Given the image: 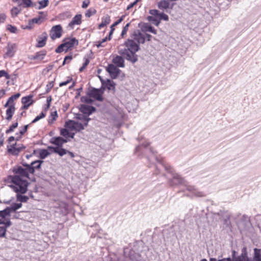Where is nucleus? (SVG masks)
I'll list each match as a JSON object with an SVG mask.
<instances>
[{
  "mask_svg": "<svg viewBox=\"0 0 261 261\" xmlns=\"http://www.w3.org/2000/svg\"><path fill=\"white\" fill-rule=\"evenodd\" d=\"M42 161L37 160L32 162L31 165L24 168L21 166H16L13 168L14 175H9L5 179L7 184L14 192L25 193L27 191L29 182V173H33L35 169L40 168Z\"/></svg>",
  "mask_w": 261,
  "mask_h": 261,
  "instance_id": "obj_1",
  "label": "nucleus"
},
{
  "mask_svg": "<svg viewBox=\"0 0 261 261\" xmlns=\"http://www.w3.org/2000/svg\"><path fill=\"white\" fill-rule=\"evenodd\" d=\"M122 46L124 47L119 49V54L127 60L133 63L136 62L138 56L136 53L140 49L138 44L132 39H128Z\"/></svg>",
  "mask_w": 261,
  "mask_h": 261,
  "instance_id": "obj_2",
  "label": "nucleus"
},
{
  "mask_svg": "<svg viewBox=\"0 0 261 261\" xmlns=\"http://www.w3.org/2000/svg\"><path fill=\"white\" fill-rule=\"evenodd\" d=\"M90 118L86 116L81 114L78 115L76 120H69L65 123V127L71 131L79 132L83 130L87 126Z\"/></svg>",
  "mask_w": 261,
  "mask_h": 261,
  "instance_id": "obj_3",
  "label": "nucleus"
},
{
  "mask_svg": "<svg viewBox=\"0 0 261 261\" xmlns=\"http://www.w3.org/2000/svg\"><path fill=\"white\" fill-rule=\"evenodd\" d=\"M64 42L60 44L56 49L57 53H60L63 51H67L72 47L74 45L78 44V41L75 38H66L64 40Z\"/></svg>",
  "mask_w": 261,
  "mask_h": 261,
  "instance_id": "obj_4",
  "label": "nucleus"
},
{
  "mask_svg": "<svg viewBox=\"0 0 261 261\" xmlns=\"http://www.w3.org/2000/svg\"><path fill=\"white\" fill-rule=\"evenodd\" d=\"M62 33V28L61 25H56L52 27L50 32V36L52 40H55L56 38L61 37Z\"/></svg>",
  "mask_w": 261,
  "mask_h": 261,
  "instance_id": "obj_5",
  "label": "nucleus"
},
{
  "mask_svg": "<svg viewBox=\"0 0 261 261\" xmlns=\"http://www.w3.org/2000/svg\"><path fill=\"white\" fill-rule=\"evenodd\" d=\"M131 37V39L134 40V42L138 43L139 45V44H143L145 42V36L143 34H142L139 30L135 31Z\"/></svg>",
  "mask_w": 261,
  "mask_h": 261,
  "instance_id": "obj_6",
  "label": "nucleus"
},
{
  "mask_svg": "<svg viewBox=\"0 0 261 261\" xmlns=\"http://www.w3.org/2000/svg\"><path fill=\"white\" fill-rule=\"evenodd\" d=\"M16 45L15 43H8L6 47V51L4 55V58L12 57L16 51Z\"/></svg>",
  "mask_w": 261,
  "mask_h": 261,
  "instance_id": "obj_7",
  "label": "nucleus"
},
{
  "mask_svg": "<svg viewBox=\"0 0 261 261\" xmlns=\"http://www.w3.org/2000/svg\"><path fill=\"white\" fill-rule=\"evenodd\" d=\"M47 37V34L45 32L43 33L41 35L39 36L37 39V43L36 46L39 48L44 46L46 44Z\"/></svg>",
  "mask_w": 261,
  "mask_h": 261,
  "instance_id": "obj_8",
  "label": "nucleus"
},
{
  "mask_svg": "<svg viewBox=\"0 0 261 261\" xmlns=\"http://www.w3.org/2000/svg\"><path fill=\"white\" fill-rule=\"evenodd\" d=\"M4 107L7 108L6 119L10 121L15 111V105L14 104L9 103L8 106Z\"/></svg>",
  "mask_w": 261,
  "mask_h": 261,
  "instance_id": "obj_9",
  "label": "nucleus"
},
{
  "mask_svg": "<svg viewBox=\"0 0 261 261\" xmlns=\"http://www.w3.org/2000/svg\"><path fill=\"white\" fill-rule=\"evenodd\" d=\"M236 251H233L232 261H250L245 251H243L241 255L237 257L235 256Z\"/></svg>",
  "mask_w": 261,
  "mask_h": 261,
  "instance_id": "obj_10",
  "label": "nucleus"
},
{
  "mask_svg": "<svg viewBox=\"0 0 261 261\" xmlns=\"http://www.w3.org/2000/svg\"><path fill=\"white\" fill-rule=\"evenodd\" d=\"M107 70L110 74L112 77H116L120 71L117 67L113 64L109 65L107 67Z\"/></svg>",
  "mask_w": 261,
  "mask_h": 261,
  "instance_id": "obj_11",
  "label": "nucleus"
},
{
  "mask_svg": "<svg viewBox=\"0 0 261 261\" xmlns=\"http://www.w3.org/2000/svg\"><path fill=\"white\" fill-rule=\"evenodd\" d=\"M89 95L90 97H93L98 101H102L103 100L101 92L98 89H93L90 91Z\"/></svg>",
  "mask_w": 261,
  "mask_h": 261,
  "instance_id": "obj_12",
  "label": "nucleus"
},
{
  "mask_svg": "<svg viewBox=\"0 0 261 261\" xmlns=\"http://www.w3.org/2000/svg\"><path fill=\"white\" fill-rule=\"evenodd\" d=\"M21 102L23 104V106L21 107V109L24 110L28 109L29 107L31 106L33 102L32 96H29L22 97L21 99Z\"/></svg>",
  "mask_w": 261,
  "mask_h": 261,
  "instance_id": "obj_13",
  "label": "nucleus"
},
{
  "mask_svg": "<svg viewBox=\"0 0 261 261\" xmlns=\"http://www.w3.org/2000/svg\"><path fill=\"white\" fill-rule=\"evenodd\" d=\"M82 15L81 14L76 15L68 24V27L73 28L75 25H79L82 23Z\"/></svg>",
  "mask_w": 261,
  "mask_h": 261,
  "instance_id": "obj_14",
  "label": "nucleus"
},
{
  "mask_svg": "<svg viewBox=\"0 0 261 261\" xmlns=\"http://www.w3.org/2000/svg\"><path fill=\"white\" fill-rule=\"evenodd\" d=\"M50 142L57 145V147L61 146L62 145L67 142V140L64 139L62 137L52 138Z\"/></svg>",
  "mask_w": 261,
  "mask_h": 261,
  "instance_id": "obj_15",
  "label": "nucleus"
},
{
  "mask_svg": "<svg viewBox=\"0 0 261 261\" xmlns=\"http://www.w3.org/2000/svg\"><path fill=\"white\" fill-rule=\"evenodd\" d=\"M185 182V180L178 174H175L171 180V183L175 185H184Z\"/></svg>",
  "mask_w": 261,
  "mask_h": 261,
  "instance_id": "obj_16",
  "label": "nucleus"
},
{
  "mask_svg": "<svg viewBox=\"0 0 261 261\" xmlns=\"http://www.w3.org/2000/svg\"><path fill=\"white\" fill-rule=\"evenodd\" d=\"M187 190L189 191L192 192L193 193L194 195L196 197H204L205 196V194L203 192L197 191L196 190V189H195V187H194V186H188Z\"/></svg>",
  "mask_w": 261,
  "mask_h": 261,
  "instance_id": "obj_17",
  "label": "nucleus"
},
{
  "mask_svg": "<svg viewBox=\"0 0 261 261\" xmlns=\"http://www.w3.org/2000/svg\"><path fill=\"white\" fill-rule=\"evenodd\" d=\"M111 21L110 17L108 15L103 16L101 18V22L98 25V28L101 29L110 23Z\"/></svg>",
  "mask_w": 261,
  "mask_h": 261,
  "instance_id": "obj_18",
  "label": "nucleus"
},
{
  "mask_svg": "<svg viewBox=\"0 0 261 261\" xmlns=\"http://www.w3.org/2000/svg\"><path fill=\"white\" fill-rule=\"evenodd\" d=\"M113 62L114 64L117 65L118 67H124V60L121 56H117L113 59Z\"/></svg>",
  "mask_w": 261,
  "mask_h": 261,
  "instance_id": "obj_19",
  "label": "nucleus"
},
{
  "mask_svg": "<svg viewBox=\"0 0 261 261\" xmlns=\"http://www.w3.org/2000/svg\"><path fill=\"white\" fill-rule=\"evenodd\" d=\"M124 16H121L117 21H116L115 22H114L111 26V31L109 33V40L111 39V36L113 34V31H114V27L117 26L118 24L121 23L123 20Z\"/></svg>",
  "mask_w": 261,
  "mask_h": 261,
  "instance_id": "obj_20",
  "label": "nucleus"
},
{
  "mask_svg": "<svg viewBox=\"0 0 261 261\" xmlns=\"http://www.w3.org/2000/svg\"><path fill=\"white\" fill-rule=\"evenodd\" d=\"M169 3L168 1L166 0H162L160 1L158 5V6L159 9L161 10H165L167 9L169 7Z\"/></svg>",
  "mask_w": 261,
  "mask_h": 261,
  "instance_id": "obj_21",
  "label": "nucleus"
},
{
  "mask_svg": "<svg viewBox=\"0 0 261 261\" xmlns=\"http://www.w3.org/2000/svg\"><path fill=\"white\" fill-rule=\"evenodd\" d=\"M20 96V93H18L14 94V95L11 96V97H10L8 98L7 102L4 105V107H6V106H8L9 103L14 104V99L18 98V97H19Z\"/></svg>",
  "mask_w": 261,
  "mask_h": 261,
  "instance_id": "obj_22",
  "label": "nucleus"
},
{
  "mask_svg": "<svg viewBox=\"0 0 261 261\" xmlns=\"http://www.w3.org/2000/svg\"><path fill=\"white\" fill-rule=\"evenodd\" d=\"M53 148L54 149V151L59 154L60 156H63L67 153V150L62 148H60L59 147H53Z\"/></svg>",
  "mask_w": 261,
  "mask_h": 261,
  "instance_id": "obj_23",
  "label": "nucleus"
},
{
  "mask_svg": "<svg viewBox=\"0 0 261 261\" xmlns=\"http://www.w3.org/2000/svg\"><path fill=\"white\" fill-rule=\"evenodd\" d=\"M15 192L17 193V199L18 201L21 202H25L29 199V197L28 196L21 195L22 194L21 193Z\"/></svg>",
  "mask_w": 261,
  "mask_h": 261,
  "instance_id": "obj_24",
  "label": "nucleus"
},
{
  "mask_svg": "<svg viewBox=\"0 0 261 261\" xmlns=\"http://www.w3.org/2000/svg\"><path fill=\"white\" fill-rule=\"evenodd\" d=\"M143 29L146 32H149L154 34H156V30H155L153 27H152L149 24H146L144 25V26L143 27Z\"/></svg>",
  "mask_w": 261,
  "mask_h": 261,
  "instance_id": "obj_25",
  "label": "nucleus"
},
{
  "mask_svg": "<svg viewBox=\"0 0 261 261\" xmlns=\"http://www.w3.org/2000/svg\"><path fill=\"white\" fill-rule=\"evenodd\" d=\"M39 6L37 7V8L39 10L43 9L46 7H47L49 4L48 0H42L38 2Z\"/></svg>",
  "mask_w": 261,
  "mask_h": 261,
  "instance_id": "obj_26",
  "label": "nucleus"
},
{
  "mask_svg": "<svg viewBox=\"0 0 261 261\" xmlns=\"http://www.w3.org/2000/svg\"><path fill=\"white\" fill-rule=\"evenodd\" d=\"M29 126V124L25 125L23 128H20L19 135L16 138V140H18L21 138V136L27 131Z\"/></svg>",
  "mask_w": 261,
  "mask_h": 261,
  "instance_id": "obj_27",
  "label": "nucleus"
},
{
  "mask_svg": "<svg viewBox=\"0 0 261 261\" xmlns=\"http://www.w3.org/2000/svg\"><path fill=\"white\" fill-rule=\"evenodd\" d=\"M254 261H261L260 250L259 249L255 248L254 249Z\"/></svg>",
  "mask_w": 261,
  "mask_h": 261,
  "instance_id": "obj_28",
  "label": "nucleus"
},
{
  "mask_svg": "<svg viewBox=\"0 0 261 261\" xmlns=\"http://www.w3.org/2000/svg\"><path fill=\"white\" fill-rule=\"evenodd\" d=\"M58 117L57 112L56 111L52 112L49 117L48 123H52Z\"/></svg>",
  "mask_w": 261,
  "mask_h": 261,
  "instance_id": "obj_29",
  "label": "nucleus"
},
{
  "mask_svg": "<svg viewBox=\"0 0 261 261\" xmlns=\"http://www.w3.org/2000/svg\"><path fill=\"white\" fill-rule=\"evenodd\" d=\"M11 213V209L7 207L5 210L0 211V216L2 218H5L6 216L10 215Z\"/></svg>",
  "mask_w": 261,
  "mask_h": 261,
  "instance_id": "obj_30",
  "label": "nucleus"
},
{
  "mask_svg": "<svg viewBox=\"0 0 261 261\" xmlns=\"http://www.w3.org/2000/svg\"><path fill=\"white\" fill-rule=\"evenodd\" d=\"M108 38H109V37H106L105 38L102 39L101 40V41H98L96 42V45L97 46V47L98 48H99V47H104V46H105L106 42L107 40H109L108 39Z\"/></svg>",
  "mask_w": 261,
  "mask_h": 261,
  "instance_id": "obj_31",
  "label": "nucleus"
},
{
  "mask_svg": "<svg viewBox=\"0 0 261 261\" xmlns=\"http://www.w3.org/2000/svg\"><path fill=\"white\" fill-rule=\"evenodd\" d=\"M148 19L149 21L152 22L156 26H158L160 23V21L158 17H154L153 16H148Z\"/></svg>",
  "mask_w": 261,
  "mask_h": 261,
  "instance_id": "obj_32",
  "label": "nucleus"
},
{
  "mask_svg": "<svg viewBox=\"0 0 261 261\" xmlns=\"http://www.w3.org/2000/svg\"><path fill=\"white\" fill-rule=\"evenodd\" d=\"M46 55V51L45 50H42L36 54L34 59H43L44 56Z\"/></svg>",
  "mask_w": 261,
  "mask_h": 261,
  "instance_id": "obj_33",
  "label": "nucleus"
},
{
  "mask_svg": "<svg viewBox=\"0 0 261 261\" xmlns=\"http://www.w3.org/2000/svg\"><path fill=\"white\" fill-rule=\"evenodd\" d=\"M22 206V204L21 203H14L10 207H9L10 209H11V211L12 213L15 212L17 210L20 208Z\"/></svg>",
  "mask_w": 261,
  "mask_h": 261,
  "instance_id": "obj_34",
  "label": "nucleus"
},
{
  "mask_svg": "<svg viewBox=\"0 0 261 261\" xmlns=\"http://www.w3.org/2000/svg\"><path fill=\"white\" fill-rule=\"evenodd\" d=\"M23 4L27 8L31 7H36V4H33L31 0H22Z\"/></svg>",
  "mask_w": 261,
  "mask_h": 261,
  "instance_id": "obj_35",
  "label": "nucleus"
},
{
  "mask_svg": "<svg viewBox=\"0 0 261 261\" xmlns=\"http://www.w3.org/2000/svg\"><path fill=\"white\" fill-rule=\"evenodd\" d=\"M18 126V123L15 122L12 124L9 127L8 129H7L6 132V134H9L14 130V129L16 128Z\"/></svg>",
  "mask_w": 261,
  "mask_h": 261,
  "instance_id": "obj_36",
  "label": "nucleus"
},
{
  "mask_svg": "<svg viewBox=\"0 0 261 261\" xmlns=\"http://www.w3.org/2000/svg\"><path fill=\"white\" fill-rule=\"evenodd\" d=\"M96 10L94 9H89L87 11L86 14H85V16L86 17H90L91 16H92V15L96 13Z\"/></svg>",
  "mask_w": 261,
  "mask_h": 261,
  "instance_id": "obj_37",
  "label": "nucleus"
},
{
  "mask_svg": "<svg viewBox=\"0 0 261 261\" xmlns=\"http://www.w3.org/2000/svg\"><path fill=\"white\" fill-rule=\"evenodd\" d=\"M21 147H13L12 149H9L10 151H12V154L14 155H17L19 153V152L21 150Z\"/></svg>",
  "mask_w": 261,
  "mask_h": 261,
  "instance_id": "obj_38",
  "label": "nucleus"
},
{
  "mask_svg": "<svg viewBox=\"0 0 261 261\" xmlns=\"http://www.w3.org/2000/svg\"><path fill=\"white\" fill-rule=\"evenodd\" d=\"M68 128H63L61 129L60 131V134L61 135L66 137L68 138V136L69 135V132L67 130Z\"/></svg>",
  "mask_w": 261,
  "mask_h": 261,
  "instance_id": "obj_39",
  "label": "nucleus"
},
{
  "mask_svg": "<svg viewBox=\"0 0 261 261\" xmlns=\"http://www.w3.org/2000/svg\"><path fill=\"white\" fill-rule=\"evenodd\" d=\"M48 154V151L45 149L41 150L40 152V156L42 159L45 158Z\"/></svg>",
  "mask_w": 261,
  "mask_h": 261,
  "instance_id": "obj_40",
  "label": "nucleus"
},
{
  "mask_svg": "<svg viewBox=\"0 0 261 261\" xmlns=\"http://www.w3.org/2000/svg\"><path fill=\"white\" fill-rule=\"evenodd\" d=\"M45 115L43 112L40 114L39 115L37 116L32 121L31 123H34L39 120L40 119L43 118L45 117Z\"/></svg>",
  "mask_w": 261,
  "mask_h": 261,
  "instance_id": "obj_41",
  "label": "nucleus"
},
{
  "mask_svg": "<svg viewBox=\"0 0 261 261\" xmlns=\"http://www.w3.org/2000/svg\"><path fill=\"white\" fill-rule=\"evenodd\" d=\"M3 76L5 77L6 79H10V75L5 70H0V77Z\"/></svg>",
  "mask_w": 261,
  "mask_h": 261,
  "instance_id": "obj_42",
  "label": "nucleus"
},
{
  "mask_svg": "<svg viewBox=\"0 0 261 261\" xmlns=\"http://www.w3.org/2000/svg\"><path fill=\"white\" fill-rule=\"evenodd\" d=\"M130 25V23H127L123 28L122 31L121 32V36L122 37H124V36L126 34L127 31H128V27Z\"/></svg>",
  "mask_w": 261,
  "mask_h": 261,
  "instance_id": "obj_43",
  "label": "nucleus"
},
{
  "mask_svg": "<svg viewBox=\"0 0 261 261\" xmlns=\"http://www.w3.org/2000/svg\"><path fill=\"white\" fill-rule=\"evenodd\" d=\"M7 29L10 32L13 33H16L17 32V28L13 26L11 24H8L7 25Z\"/></svg>",
  "mask_w": 261,
  "mask_h": 261,
  "instance_id": "obj_44",
  "label": "nucleus"
},
{
  "mask_svg": "<svg viewBox=\"0 0 261 261\" xmlns=\"http://www.w3.org/2000/svg\"><path fill=\"white\" fill-rule=\"evenodd\" d=\"M159 19L160 21L162 19H163L166 21H168L169 19V17L167 15L164 14V13H160L159 16Z\"/></svg>",
  "mask_w": 261,
  "mask_h": 261,
  "instance_id": "obj_45",
  "label": "nucleus"
},
{
  "mask_svg": "<svg viewBox=\"0 0 261 261\" xmlns=\"http://www.w3.org/2000/svg\"><path fill=\"white\" fill-rule=\"evenodd\" d=\"M149 13L152 15V16L158 18L159 17V14L160 13L157 10H150Z\"/></svg>",
  "mask_w": 261,
  "mask_h": 261,
  "instance_id": "obj_46",
  "label": "nucleus"
},
{
  "mask_svg": "<svg viewBox=\"0 0 261 261\" xmlns=\"http://www.w3.org/2000/svg\"><path fill=\"white\" fill-rule=\"evenodd\" d=\"M6 232V227L0 226V237H5Z\"/></svg>",
  "mask_w": 261,
  "mask_h": 261,
  "instance_id": "obj_47",
  "label": "nucleus"
},
{
  "mask_svg": "<svg viewBox=\"0 0 261 261\" xmlns=\"http://www.w3.org/2000/svg\"><path fill=\"white\" fill-rule=\"evenodd\" d=\"M20 11L16 7H14L11 10V14L12 16H16L19 13Z\"/></svg>",
  "mask_w": 261,
  "mask_h": 261,
  "instance_id": "obj_48",
  "label": "nucleus"
},
{
  "mask_svg": "<svg viewBox=\"0 0 261 261\" xmlns=\"http://www.w3.org/2000/svg\"><path fill=\"white\" fill-rule=\"evenodd\" d=\"M89 60L88 59H85V61L84 63L83 66L80 68L79 70L80 72H82L86 67L89 64Z\"/></svg>",
  "mask_w": 261,
  "mask_h": 261,
  "instance_id": "obj_49",
  "label": "nucleus"
},
{
  "mask_svg": "<svg viewBox=\"0 0 261 261\" xmlns=\"http://www.w3.org/2000/svg\"><path fill=\"white\" fill-rule=\"evenodd\" d=\"M72 59V56H67L65 57L63 65H64L66 63H68Z\"/></svg>",
  "mask_w": 261,
  "mask_h": 261,
  "instance_id": "obj_50",
  "label": "nucleus"
},
{
  "mask_svg": "<svg viewBox=\"0 0 261 261\" xmlns=\"http://www.w3.org/2000/svg\"><path fill=\"white\" fill-rule=\"evenodd\" d=\"M210 261H232L230 258H224L217 260L216 258H211Z\"/></svg>",
  "mask_w": 261,
  "mask_h": 261,
  "instance_id": "obj_51",
  "label": "nucleus"
},
{
  "mask_svg": "<svg viewBox=\"0 0 261 261\" xmlns=\"http://www.w3.org/2000/svg\"><path fill=\"white\" fill-rule=\"evenodd\" d=\"M89 3H90L89 0H85L83 2L82 8H86L88 6V5H89Z\"/></svg>",
  "mask_w": 261,
  "mask_h": 261,
  "instance_id": "obj_52",
  "label": "nucleus"
},
{
  "mask_svg": "<svg viewBox=\"0 0 261 261\" xmlns=\"http://www.w3.org/2000/svg\"><path fill=\"white\" fill-rule=\"evenodd\" d=\"M54 83L53 82H49L46 86L47 87V92L50 91V90L53 87Z\"/></svg>",
  "mask_w": 261,
  "mask_h": 261,
  "instance_id": "obj_53",
  "label": "nucleus"
},
{
  "mask_svg": "<svg viewBox=\"0 0 261 261\" xmlns=\"http://www.w3.org/2000/svg\"><path fill=\"white\" fill-rule=\"evenodd\" d=\"M6 18V16L5 14H0V23H3L4 22Z\"/></svg>",
  "mask_w": 261,
  "mask_h": 261,
  "instance_id": "obj_54",
  "label": "nucleus"
},
{
  "mask_svg": "<svg viewBox=\"0 0 261 261\" xmlns=\"http://www.w3.org/2000/svg\"><path fill=\"white\" fill-rule=\"evenodd\" d=\"M32 22L36 23H40L41 22V18H34L32 20Z\"/></svg>",
  "mask_w": 261,
  "mask_h": 261,
  "instance_id": "obj_55",
  "label": "nucleus"
},
{
  "mask_svg": "<svg viewBox=\"0 0 261 261\" xmlns=\"http://www.w3.org/2000/svg\"><path fill=\"white\" fill-rule=\"evenodd\" d=\"M138 2L137 1H135L134 2H133V3H131L130 4H129L127 7V8H126V10H128L129 9H130L131 8H132Z\"/></svg>",
  "mask_w": 261,
  "mask_h": 261,
  "instance_id": "obj_56",
  "label": "nucleus"
},
{
  "mask_svg": "<svg viewBox=\"0 0 261 261\" xmlns=\"http://www.w3.org/2000/svg\"><path fill=\"white\" fill-rule=\"evenodd\" d=\"M51 101V96H49L47 97L46 102H47V109H48L50 106V103Z\"/></svg>",
  "mask_w": 261,
  "mask_h": 261,
  "instance_id": "obj_57",
  "label": "nucleus"
},
{
  "mask_svg": "<svg viewBox=\"0 0 261 261\" xmlns=\"http://www.w3.org/2000/svg\"><path fill=\"white\" fill-rule=\"evenodd\" d=\"M70 81V80H67L65 82H61L60 83L59 86L62 87L63 86H65V85H67L68 83H69Z\"/></svg>",
  "mask_w": 261,
  "mask_h": 261,
  "instance_id": "obj_58",
  "label": "nucleus"
},
{
  "mask_svg": "<svg viewBox=\"0 0 261 261\" xmlns=\"http://www.w3.org/2000/svg\"><path fill=\"white\" fill-rule=\"evenodd\" d=\"M2 224H4L5 225V226H3L6 227V229L7 228V227H9L11 225V222L10 221H8L5 223L3 222Z\"/></svg>",
  "mask_w": 261,
  "mask_h": 261,
  "instance_id": "obj_59",
  "label": "nucleus"
},
{
  "mask_svg": "<svg viewBox=\"0 0 261 261\" xmlns=\"http://www.w3.org/2000/svg\"><path fill=\"white\" fill-rule=\"evenodd\" d=\"M6 93V91L4 90H0V98L2 97Z\"/></svg>",
  "mask_w": 261,
  "mask_h": 261,
  "instance_id": "obj_60",
  "label": "nucleus"
},
{
  "mask_svg": "<svg viewBox=\"0 0 261 261\" xmlns=\"http://www.w3.org/2000/svg\"><path fill=\"white\" fill-rule=\"evenodd\" d=\"M145 37L146 38L147 41H150L151 40L152 36L149 34H146Z\"/></svg>",
  "mask_w": 261,
  "mask_h": 261,
  "instance_id": "obj_61",
  "label": "nucleus"
},
{
  "mask_svg": "<svg viewBox=\"0 0 261 261\" xmlns=\"http://www.w3.org/2000/svg\"><path fill=\"white\" fill-rule=\"evenodd\" d=\"M67 153H68V154L70 156L71 158H74V153L73 152L69 151H67Z\"/></svg>",
  "mask_w": 261,
  "mask_h": 261,
  "instance_id": "obj_62",
  "label": "nucleus"
},
{
  "mask_svg": "<svg viewBox=\"0 0 261 261\" xmlns=\"http://www.w3.org/2000/svg\"><path fill=\"white\" fill-rule=\"evenodd\" d=\"M15 140V138L14 137H10L8 139V141L9 142H11L12 141H13L14 140Z\"/></svg>",
  "mask_w": 261,
  "mask_h": 261,
  "instance_id": "obj_63",
  "label": "nucleus"
},
{
  "mask_svg": "<svg viewBox=\"0 0 261 261\" xmlns=\"http://www.w3.org/2000/svg\"><path fill=\"white\" fill-rule=\"evenodd\" d=\"M74 133L69 132L68 137H70L71 138H73L74 137Z\"/></svg>",
  "mask_w": 261,
  "mask_h": 261,
  "instance_id": "obj_64",
  "label": "nucleus"
}]
</instances>
